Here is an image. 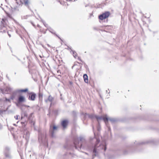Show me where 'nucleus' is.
Returning <instances> with one entry per match:
<instances>
[{
	"label": "nucleus",
	"instance_id": "f257e3e1",
	"mask_svg": "<svg viewBox=\"0 0 159 159\" xmlns=\"http://www.w3.org/2000/svg\"><path fill=\"white\" fill-rule=\"evenodd\" d=\"M105 144L104 143L99 145H98L97 143L95 146L93 151V156H96L97 155L98 153L99 152H102L104 151L106 149Z\"/></svg>",
	"mask_w": 159,
	"mask_h": 159
},
{
	"label": "nucleus",
	"instance_id": "f03ea898",
	"mask_svg": "<svg viewBox=\"0 0 159 159\" xmlns=\"http://www.w3.org/2000/svg\"><path fill=\"white\" fill-rule=\"evenodd\" d=\"M95 117L98 122H99L100 121L103 120L106 125H107V124H108V119L107 117L106 116H95Z\"/></svg>",
	"mask_w": 159,
	"mask_h": 159
},
{
	"label": "nucleus",
	"instance_id": "7ed1b4c3",
	"mask_svg": "<svg viewBox=\"0 0 159 159\" xmlns=\"http://www.w3.org/2000/svg\"><path fill=\"white\" fill-rule=\"evenodd\" d=\"M109 16V12L107 11L99 15L98 18L100 20H105Z\"/></svg>",
	"mask_w": 159,
	"mask_h": 159
},
{
	"label": "nucleus",
	"instance_id": "20e7f679",
	"mask_svg": "<svg viewBox=\"0 0 159 159\" xmlns=\"http://www.w3.org/2000/svg\"><path fill=\"white\" fill-rule=\"evenodd\" d=\"M1 90L3 94L8 93L11 91V89L9 87H7L5 89H1Z\"/></svg>",
	"mask_w": 159,
	"mask_h": 159
},
{
	"label": "nucleus",
	"instance_id": "39448f33",
	"mask_svg": "<svg viewBox=\"0 0 159 159\" xmlns=\"http://www.w3.org/2000/svg\"><path fill=\"white\" fill-rule=\"evenodd\" d=\"M57 127L55 125L53 127L52 129H51V127H50V131H51L52 136V137H54V134L55 131L57 130Z\"/></svg>",
	"mask_w": 159,
	"mask_h": 159
},
{
	"label": "nucleus",
	"instance_id": "423d86ee",
	"mask_svg": "<svg viewBox=\"0 0 159 159\" xmlns=\"http://www.w3.org/2000/svg\"><path fill=\"white\" fill-rule=\"evenodd\" d=\"M66 69L65 66H61V69L58 70V71H59L60 74H63L66 72Z\"/></svg>",
	"mask_w": 159,
	"mask_h": 159
},
{
	"label": "nucleus",
	"instance_id": "0eeeda50",
	"mask_svg": "<svg viewBox=\"0 0 159 159\" xmlns=\"http://www.w3.org/2000/svg\"><path fill=\"white\" fill-rule=\"evenodd\" d=\"M31 95H30L29 97V99L31 100L32 101H34L35 100L36 97L35 94L34 93H31Z\"/></svg>",
	"mask_w": 159,
	"mask_h": 159
},
{
	"label": "nucleus",
	"instance_id": "6e6552de",
	"mask_svg": "<svg viewBox=\"0 0 159 159\" xmlns=\"http://www.w3.org/2000/svg\"><path fill=\"white\" fill-rule=\"evenodd\" d=\"M23 4L24 5L27 7L29 9H30V6L29 4L30 3L29 0H23Z\"/></svg>",
	"mask_w": 159,
	"mask_h": 159
},
{
	"label": "nucleus",
	"instance_id": "1a4fd4ad",
	"mask_svg": "<svg viewBox=\"0 0 159 159\" xmlns=\"http://www.w3.org/2000/svg\"><path fill=\"white\" fill-rule=\"evenodd\" d=\"M25 98L23 96H20L18 99V102H25Z\"/></svg>",
	"mask_w": 159,
	"mask_h": 159
},
{
	"label": "nucleus",
	"instance_id": "9d476101",
	"mask_svg": "<svg viewBox=\"0 0 159 159\" xmlns=\"http://www.w3.org/2000/svg\"><path fill=\"white\" fill-rule=\"evenodd\" d=\"M68 121L67 120H64L61 122V125L63 128H65L67 126Z\"/></svg>",
	"mask_w": 159,
	"mask_h": 159
},
{
	"label": "nucleus",
	"instance_id": "9b49d317",
	"mask_svg": "<svg viewBox=\"0 0 159 159\" xmlns=\"http://www.w3.org/2000/svg\"><path fill=\"white\" fill-rule=\"evenodd\" d=\"M74 143L76 148H77V147H80L82 146L81 143H80H80H79L78 144L77 141L76 140H75Z\"/></svg>",
	"mask_w": 159,
	"mask_h": 159
},
{
	"label": "nucleus",
	"instance_id": "f8f14e48",
	"mask_svg": "<svg viewBox=\"0 0 159 159\" xmlns=\"http://www.w3.org/2000/svg\"><path fill=\"white\" fill-rule=\"evenodd\" d=\"M53 98H52V97L50 95L49 96L48 99H46L45 100V101L46 102H47L48 101L50 102H52L53 100Z\"/></svg>",
	"mask_w": 159,
	"mask_h": 159
},
{
	"label": "nucleus",
	"instance_id": "ddd939ff",
	"mask_svg": "<svg viewBox=\"0 0 159 159\" xmlns=\"http://www.w3.org/2000/svg\"><path fill=\"white\" fill-rule=\"evenodd\" d=\"M16 2L17 4L19 6H22L23 4V2L21 0H16Z\"/></svg>",
	"mask_w": 159,
	"mask_h": 159
},
{
	"label": "nucleus",
	"instance_id": "4468645a",
	"mask_svg": "<svg viewBox=\"0 0 159 159\" xmlns=\"http://www.w3.org/2000/svg\"><path fill=\"white\" fill-rule=\"evenodd\" d=\"M28 91V89H19L17 91L18 92H26Z\"/></svg>",
	"mask_w": 159,
	"mask_h": 159
},
{
	"label": "nucleus",
	"instance_id": "2eb2a0df",
	"mask_svg": "<svg viewBox=\"0 0 159 159\" xmlns=\"http://www.w3.org/2000/svg\"><path fill=\"white\" fill-rule=\"evenodd\" d=\"M72 52L73 56L74 57L76 58V57L77 56V54L76 52L74 51H73L72 50H71V51H70V52Z\"/></svg>",
	"mask_w": 159,
	"mask_h": 159
},
{
	"label": "nucleus",
	"instance_id": "dca6fc26",
	"mask_svg": "<svg viewBox=\"0 0 159 159\" xmlns=\"http://www.w3.org/2000/svg\"><path fill=\"white\" fill-rule=\"evenodd\" d=\"M49 31L51 32V33H52V34H55L56 35V36L57 37H58L60 39L58 36V35L56 34L54 32V31H53V30L51 29V28H50L49 29Z\"/></svg>",
	"mask_w": 159,
	"mask_h": 159
},
{
	"label": "nucleus",
	"instance_id": "f3484780",
	"mask_svg": "<svg viewBox=\"0 0 159 159\" xmlns=\"http://www.w3.org/2000/svg\"><path fill=\"white\" fill-rule=\"evenodd\" d=\"M83 77L84 80H88V76L86 74H84L83 75Z\"/></svg>",
	"mask_w": 159,
	"mask_h": 159
},
{
	"label": "nucleus",
	"instance_id": "a211bd4d",
	"mask_svg": "<svg viewBox=\"0 0 159 159\" xmlns=\"http://www.w3.org/2000/svg\"><path fill=\"white\" fill-rule=\"evenodd\" d=\"M1 32H2L3 33V32L5 33L6 32H7L8 36H9V37H11V35L10 34H9V32L8 31H7L6 30H5L4 29L3 31H1Z\"/></svg>",
	"mask_w": 159,
	"mask_h": 159
},
{
	"label": "nucleus",
	"instance_id": "6ab92c4d",
	"mask_svg": "<svg viewBox=\"0 0 159 159\" xmlns=\"http://www.w3.org/2000/svg\"><path fill=\"white\" fill-rule=\"evenodd\" d=\"M43 135L42 134H39V140H40V139L41 141H43V138H42V136Z\"/></svg>",
	"mask_w": 159,
	"mask_h": 159
},
{
	"label": "nucleus",
	"instance_id": "aec40b11",
	"mask_svg": "<svg viewBox=\"0 0 159 159\" xmlns=\"http://www.w3.org/2000/svg\"><path fill=\"white\" fill-rule=\"evenodd\" d=\"M80 141H83L84 140V139L83 137H80L79 138Z\"/></svg>",
	"mask_w": 159,
	"mask_h": 159
},
{
	"label": "nucleus",
	"instance_id": "412c9836",
	"mask_svg": "<svg viewBox=\"0 0 159 159\" xmlns=\"http://www.w3.org/2000/svg\"><path fill=\"white\" fill-rule=\"evenodd\" d=\"M2 23L4 25V23H3L2 21L3 22H5V21L6 20V19H2Z\"/></svg>",
	"mask_w": 159,
	"mask_h": 159
},
{
	"label": "nucleus",
	"instance_id": "4be33fe9",
	"mask_svg": "<svg viewBox=\"0 0 159 159\" xmlns=\"http://www.w3.org/2000/svg\"><path fill=\"white\" fill-rule=\"evenodd\" d=\"M107 26L105 28V30H104V31H105V32H109V30H107Z\"/></svg>",
	"mask_w": 159,
	"mask_h": 159
},
{
	"label": "nucleus",
	"instance_id": "5701e85b",
	"mask_svg": "<svg viewBox=\"0 0 159 159\" xmlns=\"http://www.w3.org/2000/svg\"><path fill=\"white\" fill-rule=\"evenodd\" d=\"M43 22L44 25V26L45 27H47V26L48 25V24H46L43 21Z\"/></svg>",
	"mask_w": 159,
	"mask_h": 159
},
{
	"label": "nucleus",
	"instance_id": "b1692460",
	"mask_svg": "<svg viewBox=\"0 0 159 159\" xmlns=\"http://www.w3.org/2000/svg\"><path fill=\"white\" fill-rule=\"evenodd\" d=\"M30 22H31V24L34 27H35V25L31 21H30Z\"/></svg>",
	"mask_w": 159,
	"mask_h": 159
},
{
	"label": "nucleus",
	"instance_id": "393cba45",
	"mask_svg": "<svg viewBox=\"0 0 159 159\" xmlns=\"http://www.w3.org/2000/svg\"><path fill=\"white\" fill-rule=\"evenodd\" d=\"M84 81L87 83H88L89 82V80H84Z\"/></svg>",
	"mask_w": 159,
	"mask_h": 159
},
{
	"label": "nucleus",
	"instance_id": "a878e982",
	"mask_svg": "<svg viewBox=\"0 0 159 159\" xmlns=\"http://www.w3.org/2000/svg\"><path fill=\"white\" fill-rule=\"evenodd\" d=\"M78 60H79L80 61H81L82 62H83V61L81 60V59L80 58V57H78Z\"/></svg>",
	"mask_w": 159,
	"mask_h": 159
},
{
	"label": "nucleus",
	"instance_id": "bb28decb",
	"mask_svg": "<svg viewBox=\"0 0 159 159\" xmlns=\"http://www.w3.org/2000/svg\"><path fill=\"white\" fill-rule=\"evenodd\" d=\"M6 100L7 101L9 102L10 101V100L9 99H7V98H6Z\"/></svg>",
	"mask_w": 159,
	"mask_h": 159
},
{
	"label": "nucleus",
	"instance_id": "cd10ccee",
	"mask_svg": "<svg viewBox=\"0 0 159 159\" xmlns=\"http://www.w3.org/2000/svg\"><path fill=\"white\" fill-rule=\"evenodd\" d=\"M68 47V48H67V49L69 50H70V51H71V50H72L71 49V48H70V47H69L68 46H67Z\"/></svg>",
	"mask_w": 159,
	"mask_h": 159
},
{
	"label": "nucleus",
	"instance_id": "c85d7f7f",
	"mask_svg": "<svg viewBox=\"0 0 159 159\" xmlns=\"http://www.w3.org/2000/svg\"><path fill=\"white\" fill-rule=\"evenodd\" d=\"M83 63H84V65L86 67L87 66L86 64L84 62H83Z\"/></svg>",
	"mask_w": 159,
	"mask_h": 159
},
{
	"label": "nucleus",
	"instance_id": "c756f323",
	"mask_svg": "<svg viewBox=\"0 0 159 159\" xmlns=\"http://www.w3.org/2000/svg\"><path fill=\"white\" fill-rule=\"evenodd\" d=\"M96 141H97V143H99V139H96Z\"/></svg>",
	"mask_w": 159,
	"mask_h": 159
},
{
	"label": "nucleus",
	"instance_id": "7c9ffc66",
	"mask_svg": "<svg viewBox=\"0 0 159 159\" xmlns=\"http://www.w3.org/2000/svg\"><path fill=\"white\" fill-rule=\"evenodd\" d=\"M39 98H40V97L42 98V95L39 94Z\"/></svg>",
	"mask_w": 159,
	"mask_h": 159
},
{
	"label": "nucleus",
	"instance_id": "2f4dec72",
	"mask_svg": "<svg viewBox=\"0 0 159 159\" xmlns=\"http://www.w3.org/2000/svg\"><path fill=\"white\" fill-rule=\"evenodd\" d=\"M18 116H16V120H18Z\"/></svg>",
	"mask_w": 159,
	"mask_h": 159
},
{
	"label": "nucleus",
	"instance_id": "473e14b6",
	"mask_svg": "<svg viewBox=\"0 0 159 159\" xmlns=\"http://www.w3.org/2000/svg\"><path fill=\"white\" fill-rule=\"evenodd\" d=\"M29 133H28V134H27V138H28L29 137Z\"/></svg>",
	"mask_w": 159,
	"mask_h": 159
},
{
	"label": "nucleus",
	"instance_id": "72a5a7b5",
	"mask_svg": "<svg viewBox=\"0 0 159 159\" xmlns=\"http://www.w3.org/2000/svg\"><path fill=\"white\" fill-rule=\"evenodd\" d=\"M47 45L48 47H50V46L49 44H48Z\"/></svg>",
	"mask_w": 159,
	"mask_h": 159
},
{
	"label": "nucleus",
	"instance_id": "f704fd0d",
	"mask_svg": "<svg viewBox=\"0 0 159 159\" xmlns=\"http://www.w3.org/2000/svg\"><path fill=\"white\" fill-rule=\"evenodd\" d=\"M25 16H24L23 18L24 19H26V18H25Z\"/></svg>",
	"mask_w": 159,
	"mask_h": 159
},
{
	"label": "nucleus",
	"instance_id": "c9c22d12",
	"mask_svg": "<svg viewBox=\"0 0 159 159\" xmlns=\"http://www.w3.org/2000/svg\"><path fill=\"white\" fill-rule=\"evenodd\" d=\"M78 63L79 64H80L82 65V64L81 63V62H80H80H78Z\"/></svg>",
	"mask_w": 159,
	"mask_h": 159
},
{
	"label": "nucleus",
	"instance_id": "e433bc0d",
	"mask_svg": "<svg viewBox=\"0 0 159 159\" xmlns=\"http://www.w3.org/2000/svg\"><path fill=\"white\" fill-rule=\"evenodd\" d=\"M42 47L44 48H45V47H44V46L43 45H42Z\"/></svg>",
	"mask_w": 159,
	"mask_h": 159
},
{
	"label": "nucleus",
	"instance_id": "4c0bfd02",
	"mask_svg": "<svg viewBox=\"0 0 159 159\" xmlns=\"http://www.w3.org/2000/svg\"><path fill=\"white\" fill-rule=\"evenodd\" d=\"M2 128V126L0 124V129L1 128Z\"/></svg>",
	"mask_w": 159,
	"mask_h": 159
},
{
	"label": "nucleus",
	"instance_id": "58836bf2",
	"mask_svg": "<svg viewBox=\"0 0 159 159\" xmlns=\"http://www.w3.org/2000/svg\"><path fill=\"white\" fill-rule=\"evenodd\" d=\"M57 73L58 74L59 73H60L59 72V71H58V70L57 71Z\"/></svg>",
	"mask_w": 159,
	"mask_h": 159
},
{
	"label": "nucleus",
	"instance_id": "ea45409f",
	"mask_svg": "<svg viewBox=\"0 0 159 159\" xmlns=\"http://www.w3.org/2000/svg\"><path fill=\"white\" fill-rule=\"evenodd\" d=\"M26 16L27 17V16Z\"/></svg>",
	"mask_w": 159,
	"mask_h": 159
},
{
	"label": "nucleus",
	"instance_id": "a19ab883",
	"mask_svg": "<svg viewBox=\"0 0 159 159\" xmlns=\"http://www.w3.org/2000/svg\"><path fill=\"white\" fill-rule=\"evenodd\" d=\"M70 84H72V83L71 82H70Z\"/></svg>",
	"mask_w": 159,
	"mask_h": 159
},
{
	"label": "nucleus",
	"instance_id": "79ce46f5",
	"mask_svg": "<svg viewBox=\"0 0 159 159\" xmlns=\"http://www.w3.org/2000/svg\"><path fill=\"white\" fill-rule=\"evenodd\" d=\"M6 156L7 157V155H6Z\"/></svg>",
	"mask_w": 159,
	"mask_h": 159
},
{
	"label": "nucleus",
	"instance_id": "37998d69",
	"mask_svg": "<svg viewBox=\"0 0 159 159\" xmlns=\"http://www.w3.org/2000/svg\"><path fill=\"white\" fill-rule=\"evenodd\" d=\"M4 28L6 29L5 27L4 26Z\"/></svg>",
	"mask_w": 159,
	"mask_h": 159
}]
</instances>
